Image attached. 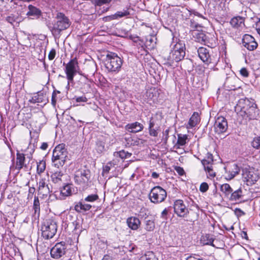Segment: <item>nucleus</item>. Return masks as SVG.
<instances>
[{
  "label": "nucleus",
  "instance_id": "obj_56",
  "mask_svg": "<svg viewBox=\"0 0 260 260\" xmlns=\"http://www.w3.org/2000/svg\"><path fill=\"white\" fill-rule=\"evenodd\" d=\"M87 101V98L85 96H84L77 97L76 99V101L77 102H78V103H79V102H86Z\"/></svg>",
  "mask_w": 260,
  "mask_h": 260
},
{
  "label": "nucleus",
  "instance_id": "obj_13",
  "mask_svg": "<svg viewBox=\"0 0 260 260\" xmlns=\"http://www.w3.org/2000/svg\"><path fill=\"white\" fill-rule=\"evenodd\" d=\"M242 44L249 51H253L258 46L254 38L251 35L245 34L242 39Z\"/></svg>",
  "mask_w": 260,
  "mask_h": 260
},
{
  "label": "nucleus",
  "instance_id": "obj_63",
  "mask_svg": "<svg viewBox=\"0 0 260 260\" xmlns=\"http://www.w3.org/2000/svg\"><path fill=\"white\" fill-rule=\"evenodd\" d=\"M151 177L153 178L156 179L159 177V174L156 172H154L152 173Z\"/></svg>",
  "mask_w": 260,
  "mask_h": 260
},
{
  "label": "nucleus",
  "instance_id": "obj_14",
  "mask_svg": "<svg viewBox=\"0 0 260 260\" xmlns=\"http://www.w3.org/2000/svg\"><path fill=\"white\" fill-rule=\"evenodd\" d=\"M158 95L157 89L154 87H151L147 89L143 96L146 103L151 104V102L154 103L157 100Z\"/></svg>",
  "mask_w": 260,
  "mask_h": 260
},
{
  "label": "nucleus",
  "instance_id": "obj_58",
  "mask_svg": "<svg viewBox=\"0 0 260 260\" xmlns=\"http://www.w3.org/2000/svg\"><path fill=\"white\" fill-rule=\"evenodd\" d=\"M48 144L47 143L44 142L42 144L40 148L43 150H45L48 148Z\"/></svg>",
  "mask_w": 260,
  "mask_h": 260
},
{
  "label": "nucleus",
  "instance_id": "obj_8",
  "mask_svg": "<svg viewBox=\"0 0 260 260\" xmlns=\"http://www.w3.org/2000/svg\"><path fill=\"white\" fill-rule=\"evenodd\" d=\"M64 72L66 74L67 79L68 80V85H69L70 82L73 81L74 76L77 73L81 74L76 57L71 59L66 64Z\"/></svg>",
  "mask_w": 260,
  "mask_h": 260
},
{
  "label": "nucleus",
  "instance_id": "obj_31",
  "mask_svg": "<svg viewBox=\"0 0 260 260\" xmlns=\"http://www.w3.org/2000/svg\"><path fill=\"white\" fill-rule=\"evenodd\" d=\"M213 162V155L210 153H207L204 159L202 160V164L204 167L212 166Z\"/></svg>",
  "mask_w": 260,
  "mask_h": 260
},
{
  "label": "nucleus",
  "instance_id": "obj_5",
  "mask_svg": "<svg viewBox=\"0 0 260 260\" xmlns=\"http://www.w3.org/2000/svg\"><path fill=\"white\" fill-rule=\"evenodd\" d=\"M122 59L115 53L109 52L106 55V68L111 72H118L122 64Z\"/></svg>",
  "mask_w": 260,
  "mask_h": 260
},
{
  "label": "nucleus",
  "instance_id": "obj_4",
  "mask_svg": "<svg viewBox=\"0 0 260 260\" xmlns=\"http://www.w3.org/2000/svg\"><path fill=\"white\" fill-rule=\"evenodd\" d=\"M185 55V44L181 42L176 43L174 45L168 57L170 64L175 62H178L182 60Z\"/></svg>",
  "mask_w": 260,
  "mask_h": 260
},
{
  "label": "nucleus",
  "instance_id": "obj_53",
  "mask_svg": "<svg viewBox=\"0 0 260 260\" xmlns=\"http://www.w3.org/2000/svg\"><path fill=\"white\" fill-rule=\"evenodd\" d=\"M175 170L176 172L180 176H182L185 173L183 169L180 167H176Z\"/></svg>",
  "mask_w": 260,
  "mask_h": 260
},
{
  "label": "nucleus",
  "instance_id": "obj_24",
  "mask_svg": "<svg viewBox=\"0 0 260 260\" xmlns=\"http://www.w3.org/2000/svg\"><path fill=\"white\" fill-rule=\"evenodd\" d=\"M173 143L175 144L174 147L177 149L180 148V146H184L186 143V140L187 139V137L186 135H182L181 134L178 135V140L177 141L176 143H175L176 141V137L175 135L173 136Z\"/></svg>",
  "mask_w": 260,
  "mask_h": 260
},
{
  "label": "nucleus",
  "instance_id": "obj_61",
  "mask_svg": "<svg viewBox=\"0 0 260 260\" xmlns=\"http://www.w3.org/2000/svg\"><path fill=\"white\" fill-rule=\"evenodd\" d=\"M110 170V167L108 165L105 166L103 169L104 172H107V173L109 172Z\"/></svg>",
  "mask_w": 260,
  "mask_h": 260
},
{
  "label": "nucleus",
  "instance_id": "obj_9",
  "mask_svg": "<svg viewBox=\"0 0 260 260\" xmlns=\"http://www.w3.org/2000/svg\"><path fill=\"white\" fill-rule=\"evenodd\" d=\"M167 191L159 186L153 187L149 194V198L152 203L158 204L165 201L167 198Z\"/></svg>",
  "mask_w": 260,
  "mask_h": 260
},
{
  "label": "nucleus",
  "instance_id": "obj_57",
  "mask_svg": "<svg viewBox=\"0 0 260 260\" xmlns=\"http://www.w3.org/2000/svg\"><path fill=\"white\" fill-rule=\"evenodd\" d=\"M168 211L167 208H165L161 213V217L164 219H167Z\"/></svg>",
  "mask_w": 260,
  "mask_h": 260
},
{
  "label": "nucleus",
  "instance_id": "obj_55",
  "mask_svg": "<svg viewBox=\"0 0 260 260\" xmlns=\"http://www.w3.org/2000/svg\"><path fill=\"white\" fill-rule=\"evenodd\" d=\"M149 135L153 137H157L158 133L155 129L153 128H150L149 129Z\"/></svg>",
  "mask_w": 260,
  "mask_h": 260
},
{
  "label": "nucleus",
  "instance_id": "obj_62",
  "mask_svg": "<svg viewBox=\"0 0 260 260\" xmlns=\"http://www.w3.org/2000/svg\"><path fill=\"white\" fill-rule=\"evenodd\" d=\"M242 237L243 238H244L245 239H248V236H247V233L246 232H244V231H242Z\"/></svg>",
  "mask_w": 260,
  "mask_h": 260
},
{
  "label": "nucleus",
  "instance_id": "obj_52",
  "mask_svg": "<svg viewBox=\"0 0 260 260\" xmlns=\"http://www.w3.org/2000/svg\"><path fill=\"white\" fill-rule=\"evenodd\" d=\"M235 213L237 217H240L245 215V213L239 208H236Z\"/></svg>",
  "mask_w": 260,
  "mask_h": 260
},
{
  "label": "nucleus",
  "instance_id": "obj_49",
  "mask_svg": "<svg viewBox=\"0 0 260 260\" xmlns=\"http://www.w3.org/2000/svg\"><path fill=\"white\" fill-rule=\"evenodd\" d=\"M56 55V50L55 49L52 48L49 52L48 54V59L50 60H53Z\"/></svg>",
  "mask_w": 260,
  "mask_h": 260
},
{
  "label": "nucleus",
  "instance_id": "obj_7",
  "mask_svg": "<svg viewBox=\"0 0 260 260\" xmlns=\"http://www.w3.org/2000/svg\"><path fill=\"white\" fill-rule=\"evenodd\" d=\"M91 172L89 169H80L75 172L74 180L76 183L86 187L91 182Z\"/></svg>",
  "mask_w": 260,
  "mask_h": 260
},
{
  "label": "nucleus",
  "instance_id": "obj_29",
  "mask_svg": "<svg viewBox=\"0 0 260 260\" xmlns=\"http://www.w3.org/2000/svg\"><path fill=\"white\" fill-rule=\"evenodd\" d=\"M243 177L249 183H254L256 181L257 177L255 174L250 171H245L243 174Z\"/></svg>",
  "mask_w": 260,
  "mask_h": 260
},
{
  "label": "nucleus",
  "instance_id": "obj_12",
  "mask_svg": "<svg viewBox=\"0 0 260 260\" xmlns=\"http://www.w3.org/2000/svg\"><path fill=\"white\" fill-rule=\"evenodd\" d=\"M174 212L177 216L184 217L188 213V210L182 200H177L174 203Z\"/></svg>",
  "mask_w": 260,
  "mask_h": 260
},
{
  "label": "nucleus",
  "instance_id": "obj_2",
  "mask_svg": "<svg viewBox=\"0 0 260 260\" xmlns=\"http://www.w3.org/2000/svg\"><path fill=\"white\" fill-rule=\"evenodd\" d=\"M55 19L56 21L51 29L53 35H59L61 31L68 29L71 24L70 19L63 13H57Z\"/></svg>",
  "mask_w": 260,
  "mask_h": 260
},
{
  "label": "nucleus",
  "instance_id": "obj_27",
  "mask_svg": "<svg viewBox=\"0 0 260 260\" xmlns=\"http://www.w3.org/2000/svg\"><path fill=\"white\" fill-rule=\"evenodd\" d=\"M28 11L26 13L27 16H37L39 17L41 15V11L37 7L29 5L28 6Z\"/></svg>",
  "mask_w": 260,
  "mask_h": 260
},
{
  "label": "nucleus",
  "instance_id": "obj_40",
  "mask_svg": "<svg viewBox=\"0 0 260 260\" xmlns=\"http://www.w3.org/2000/svg\"><path fill=\"white\" fill-rule=\"evenodd\" d=\"M96 149L98 152L101 153L105 150V143L103 141H98L96 143Z\"/></svg>",
  "mask_w": 260,
  "mask_h": 260
},
{
  "label": "nucleus",
  "instance_id": "obj_59",
  "mask_svg": "<svg viewBox=\"0 0 260 260\" xmlns=\"http://www.w3.org/2000/svg\"><path fill=\"white\" fill-rule=\"evenodd\" d=\"M186 260H203V259H201V258H196L194 256H189L187 258H186Z\"/></svg>",
  "mask_w": 260,
  "mask_h": 260
},
{
  "label": "nucleus",
  "instance_id": "obj_3",
  "mask_svg": "<svg viewBox=\"0 0 260 260\" xmlns=\"http://www.w3.org/2000/svg\"><path fill=\"white\" fill-rule=\"evenodd\" d=\"M68 152L63 144L56 146L53 151L52 157V161L53 165L57 168L62 166L67 157Z\"/></svg>",
  "mask_w": 260,
  "mask_h": 260
},
{
  "label": "nucleus",
  "instance_id": "obj_16",
  "mask_svg": "<svg viewBox=\"0 0 260 260\" xmlns=\"http://www.w3.org/2000/svg\"><path fill=\"white\" fill-rule=\"evenodd\" d=\"M85 202L83 199H81L79 202L75 203L74 210L80 213H84L90 210L92 206Z\"/></svg>",
  "mask_w": 260,
  "mask_h": 260
},
{
  "label": "nucleus",
  "instance_id": "obj_6",
  "mask_svg": "<svg viewBox=\"0 0 260 260\" xmlns=\"http://www.w3.org/2000/svg\"><path fill=\"white\" fill-rule=\"evenodd\" d=\"M57 230L56 222L53 219H46L41 227L42 236L45 239L52 238Z\"/></svg>",
  "mask_w": 260,
  "mask_h": 260
},
{
  "label": "nucleus",
  "instance_id": "obj_43",
  "mask_svg": "<svg viewBox=\"0 0 260 260\" xmlns=\"http://www.w3.org/2000/svg\"><path fill=\"white\" fill-rule=\"evenodd\" d=\"M205 170L207 172L208 175L211 177H214L216 175L215 172H214L212 168V166L204 167Z\"/></svg>",
  "mask_w": 260,
  "mask_h": 260
},
{
  "label": "nucleus",
  "instance_id": "obj_41",
  "mask_svg": "<svg viewBox=\"0 0 260 260\" xmlns=\"http://www.w3.org/2000/svg\"><path fill=\"white\" fill-rule=\"evenodd\" d=\"M198 36L199 37V42H201L208 46H209L208 44V42L207 41V37L206 35L203 33H198Z\"/></svg>",
  "mask_w": 260,
  "mask_h": 260
},
{
  "label": "nucleus",
  "instance_id": "obj_11",
  "mask_svg": "<svg viewBox=\"0 0 260 260\" xmlns=\"http://www.w3.org/2000/svg\"><path fill=\"white\" fill-rule=\"evenodd\" d=\"M228 127V124L225 118L220 116L218 117L214 124L215 132L217 134H221L225 133Z\"/></svg>",
  "mask_w": 260,
  "mask_h": 260
},
{
  "label": "nucleus",
  "instance_id": "obj_44",
  "mask_svg": "<svg viewBox=\"0 0 260 260\" xmlns=\"http://www.w3.org/2000/svg\"><path fill=\"white\" fill-rule=\"evenodd\" d=\"M204 239H206L207 240V242H205L204 244L214 246V239L210 235H206L204 237Z\"/></svg>",
  "mask_w": 260,
  "mask_h": 260
},
{
  "label": "nucleus",
  "instance_id": "obj_26",
  "mask_svg": "<svg viewBox=\"0 0 260 260\" xmlns=\"http://www.w3.org/2000/svg\"><path fill=\"white\" fill-rule=\"evenodd\" d=\"M231 25L235 28H238L244 24V18L237 16L233 17L230 21Z\"/></svg>",
  "mask_w": 260,
  "mask_h": 260
},
{
  "label": "nucleus",
  "instance_id": "obj_30",
  "mask_svg": "<svg viewBox=\"0 0 260 260\" xmlns=\"http://www.w3.org/2000/svg\"><path fill=\"white\" fill-rule=\"evenodd\" d=\"M63 175V174L61 171H54L51 175V178L54 183H58L61 181V178Z\"/></svg>",
  "mask_w": 260,
  "mask_h": 260
},
{
  "label": "nucleus",
  "instance_id": "obj_21",
  "mask_svg": "<svg viewBox=\"0 0 260 260\" xmlns=\"http://www.w3.org/2000/svg\"><path fill=\"white\" fill-rule=\"evenodd\" d=\"M51 191V189L47 184L45 179H41L39 182V192L43 196H47Z\"/></svg>",
  "mask_w": 260,
  "mask_h": 260
},
{
  "label": "nucleus",
  "instance_id": "obj_32",
  "mask_svg": "<svg viewBox=\"0 0 260 260\" xmlns=\"http://www.w3.org/2000/svg\"><path fill=\"white\" fill-rule=\"evenodd\" d=\"M139 260H158L152 251H147L142 255Z\"/></svg>",
  "mask_w": 260,
  "mask_h": 260
},
{
  "label": "nucleus",
  "instance_id": "obj_39",
  "mask_svg": "<svg viewBox=\"0 0 260 260\" xmlns=\"http://www.w3.org/2000/svg\"><path fill=\"white\" fill-rule=\"evenodd\" d=\"M99 199V196L97 194H91L87 196L83 200L86 202H93Z\"/></svg>",
  "mask_w": 260,
  "mask_h": 260
},
{
  "label": "nucleus",
  "instance_id": "obj_54",
  "mask_svg": "<svg viewBox=\"0 0 260 260\" xmlns=\"http://www.w3.org/2000/svg\"><path fill=\"white\" fill-rule=\"evenodd\" d=\"M240 72L241 75L244 77H247L249 75L248 71L245 68H242Z\"/></svg>",
  "mask_w": 260,
  "mask_h": 260
},
{
  "label": "nucleus",
  "instance_id": "obj_50",
  "mask_svg": "<svg viewBox=\"0 0 260 260\" xmlns=\"http://www.w3.org/2000/svg\"><path fill=\"white\" fill-rule=\"evenodd\" d=\"M6 20L9 23L13 24V23L15 22L16 20V17L14 15L11 14V15L8 16L6 17Z\"/></svg>",
  "mask_w": 260,
  "mask_h": 260
},
{
  "label": "nucleus",
  "instance_id": "obj_48",
  "mask_svg": "<svg viewBox=\"0 0 260 260\" xmlns=\"http://www.w3.org/2000/svg\"><path fill=\"white\" fill-rule=\"evenodd\" d=\"M104 20L105 21H112L113 20H117L116 15V13L105 17L104 18Z\"/></svg>",
  "mask_w": 260,
  "mask_h": 260
},
{
  "label": "nucleus",
  "instance_id": "obj_60",
  "mask_svg": "<svg viewBox=\"0 0 260 260\" xmlns=\"http://www.w3.org/2000/svg\"><path fill=\"white\" fill-rule=\"evenodd\" d=\"M102 260H113L112 257L108 255H105Z\"/></svg>",
  "mask_w": 260,
  "mask_h": 260
},
{
  "label": "nucleus",
  "instance_id": "obj_38",
  "mask_svg": "<svg viewBox=\"0 0 260 260\" xmlns=\"http://www.w3.org/2000/svg\"><path fill=\"white\" fill-rule=\"evenodd\" d=\"M43 98L44 95L43 94H37L32 97L31 99L30 100V102L34 104L37 103H42L43 102Z\"/></svg>",
  "mask_w": 260,
  "mask_h": 260
},
{
  "label": "nucleus",
  "instance_id": "obj_34",
  "mask_svg": "<svg viewBox=\"0 0 260 260\" xmlns=\"http://www.w3.org/2000/svg\"><path fill=\"white\" fill-rule=\"evenodd\" d=\"M114 156L116 157H120L122 159L129 158L132 155V153L122 150L118 152H115L113 154Z\"/></svg>",
  "mask_w": 260,
  "mask_h": 260
},
{
  "label": "nucleus",
  "instance_id": "obj_15",
  "mask_svg": "<svg viewBox=\"0 0 260 260\" xmlns=\"http://www.w3.org/2000/svg\"><path fill=\"white\" fill-rule=\"evenodd\" d=\"M72 185L67 184L63 186L58 192H56L54 194L56 199L60 200H63L68 197H69L72 194Z\"/></svg>",
  "mask_w": 260,
  "mask_h": 260
},
{
  "label": "nucleus",
  "instance_id": "obj_35",
  "mask_svg": "<svg viewBox=\"0 0 260 260\" xmlns=\"http://www.w3.org/2000/svg\"><path fill=\"white\" fill-rule=\"evenodd\" d=\"M33 209L35 211V214H38L39 215L40 212V201L38 197H35L33 204Z\"/></svg>",
  "mask_w": 260,
  "mask_h": 260
},
{
  "label": "nucleus",
  "instance_id": "obj_51",
  "mask_svg": "<svg viewBox=\"0 0 260 260\" xmlns=\"http://www.w3.org/2000/svg\"><path fill=\"white\" fill-rule=\"evenodd\" d=\"M111 0H94L95 3L98 6H101L105 4L109 3Z\"/></svg>",
  "mask_w": 260,
  "mask_h": 260
},
{
  "label": "nucleus",
  "instance_id": "obj_45",
  "mask_svg": "<svg viewBox=\"0 0 260 260\" xmlns=\"http://www.w3.org/2000/svg\"><path fill=\"white\" fill-rule=\"evenodd\" d=\"M169 131H170L169 128H168V129H166L163 132V136H162V140L164 143L165 145H166L167 143V141H168V138H169Z\"/></svg>",
  "mask_w": 260,
  "mask_h": 260
},
{
  "label": "nucleus",
  "instance_id": "obj_42",
  "mask_svg": "<svg viewBox=\"0 0 260 260\" xmlns=\"http://www.w3.org/2000/svg\"><path fill=\"white\" fill-rule=\"evenodd\" d=\"M251 144L254 148L257 149H260V137L254 138Z\"/></svg>",
  "mask_w": 260,
  "mask_h": 260
},
{
  "label": "nucleus",
  "instance_id": "obj_28",
  "mask_svg": "<svg viewBox=\"0 0 260 260\" xmlns=\"http://www.w3.org/2000/svg\"><path fill=\"white\" fill-rule=\"evenodd\" d=\"M220 190L224 195V198L228 199L232 191L233 188L229 184L224 183L220 185Z\"/></svg>",
  "mask_w": 260,
  "mask_h": 260
},
{
  "label": "nucleus",
  "instance_id": "obj_37",
  "mask_svg": "<svg viewBox=\"0 0 260 260\" xmlns=\"http://www.w3.org/2000/svg\"><path fill=\"white\" fill-rule=\"evenodd\" d=\"M46 169V162L44 160H40L37 163V171L38 174H41Z\"/></svg>",
  "mask_w": 260,
  "mask_h": 260
},
{
  "label": "nucleus",
  "instance_id": "obj_33",
  "mask_svg": "<svg viewBox=\"0 0 260 260\" xmlns=\"http://www.w3.org/2000/svg\"><path fill=\"white\" fill-rule=\"evenodd\" d=\"M115 13L117 19H119L123 17L128 18L130 15L129 8H126L122 11H117Z\"/></svg>",
  "mask_w": 260,
  "mask_h": 260
},
{
  "label": "nucleus",
  "instance_id": "obj_47",
  "mask_svg": "<svg viewBox=\"0 0 260 260\" xmlns=\"http://www.w3.org/2000/svg\"><path fill=\"white\" fill-rule=\"evenodd\" d=\"M56 93H59L60 92L59 91L54 90L52 94L51 104L53 107H55L56 104Z\"/></svg>",
  "mask_w": 260,
  "mask_h": 260
},
{
  "label": "nucleus",
  "instance_id": "obj_10",
  "mask_svg": "<svg viewBox=\"0 0 260 260\" xmlns=\"http://www.w3.org/2000/svg\"><path fill=\"white\" fill-rule=\"evenodd\" d=\"M67 246L64 242L56 243L50 250L51 256L55 259H58L65 254Z\"/></svg>",
  "mask_w": 260,
  "mask_h": 260
},
{
  "label": "nucleus",
  "instance_id": "obj_25",
  "mask_svg": "<svg viewBox=\"0 0 260 260\" xmlns=\"http://www.w3.org/2000/svg\"><path fill=\"white\" fill-rule=\"evenodd\" d=\"M200 117L198 112H194L190 118L188 124L186 125V128H192L196 126L200 122Z\"/></svg>",
  "mask_w": 260,
  "mask_h": 260
},
{
  "label": "nucleus",
  "instance_id": "obj_19",
  "mask_svg": "<svg viewBox=\"0 0 260 260\" xmlns=\"http://www.w3.org/2000/svg\"><path fill=\"white\" fill-rule=\"evenodd\" d=\"M224 169L225 170V179L229 180L234 178L240 172V169L236 164L232 165L229 170L226 168Z\"/></svg>",
  "mask_w": 260,
  "mask_h": 260
},
{
  "label": "nucleus",
  "instance_id": "obj_20",
  "mask_svg": "<svg viewBox=\"0 0 260 260\" xmlns=\"http://www.w3.org/2000/svg\"><path fill=\"white\" fill-rule=\"evenodd\" d=\"M198 55L200 58L207 64L211 62V57L209 50L204 47H200L198 50Z\"/></svg>",
  "mask_w": 260,
  "mask_h": 260
},
{
  "label": "nucleus",
  "instance_id": "obj_64",
  "mask_svg": "<svg viewBox=\"0 0 260 260\" xmlns=\"http://www.w3.org/2000/svg\"><path fill=\"white\" fill-rule=\"evenodd\" d=\"M154 126V122L151 120H150L149 124V129L153 128Z\"/></svg>",
  "mask_w": 260,
  "mask_h": 260
},
{
  "label": "nucleus",
  "instance_id": "obj_1",
  "mask_svg": "<svg viewBox=\"0 0 260 260\" xmlns=\"http://www.w3.org/2000/svg\"><path fill=\"white\" fill-rule=\"evenodd\" d=\"M256 109V105L253 100L250 101L247 98L240 99L235 107L238 117H241V120H246L255 118Z\"/></svg>",
  "mask_w": 260,
  "mask_h": 260
},
{
  "label": "nucleus",
  "instance_id": "obj_22",
  "mask_svg": "<svg viewBox=\"0 0 260 260\" xmlns=\"http://www.w3.org/2000/svg\"><path fill=\"white\" fill-rule=\"evenodd\" d=\"M126 223L131 230H137L141 225V221L138 218L131 216L127 219Z\"/></svg>",
  "mask_w": 260,
  "mask_h": 260
},
{
  "label": "nucleus",
  "instance_id": "obj_36",
  "mask_svg": "<svg viewBox=\"0 0 260 260\" xmlns=\"http://www.w3.org/2000/svg\"><path fill=\"white\" fill-rule=\"evenodd\" d=\"M155 228V223L152 220H147L145 221V229L147 231L151 232Z\"/></svg>",
  "mask_w": 260,
  "mask_h": 260
},
{
  "label": "nucleus",
  "instance_id": "obj_18",
  "mask_svg": "<svg viewBox=\"0 0 260 260\" xmlns=\"http://www.w3.org/2000/svg\"><path fill=\"white\" fill-rule=\"evenodd\" d=\"M144 128L143 125L139 122H135L127 124L125 126V129L132 133H137L142 131Z\"/></svg>",
  "mask_w": 260,
  "mask_h": 260
},
{
  "label": "nucleus",
  "instance_id": "obj_23",
  "mask_svg": "<svg viewBox=\"0 0 260 260\" xmlns=\"http://www.w3.org/2000/svg\"><path fill=\"white\" fill-rule=\"evenodd\" d=\"M243 197V190L240 187L236 190L233 189L228 200L231 202H237L242 199Z\"/></svg>",
  "mask_w": 260,
  "mask_h": 260
},
{
  "label": "nucleus",
  "instance_id": "obj_17",
  "mask_svg": "<svg viewBox=\"0 0 260 260\" xmlns=\"http://www.w3.org/2000/svg\"><path fill=\"white\" fill-rule=\"evenodd\" d=\"M25 157L24 154L20 153H17L16 165L11 166L10 168V170L15 169L18 171L22 169L23 167L26 168V165L24 164Z\"/></svg>",
  "mask_w": 260,
  "mask_h": 260
},
{
  "label": "nucleus",
  "instance_id": "obj_46",
  "mask_svg": "<svg viewBox=\"0 0 260 260\" xmlns=\"http://www.w3.org/2000/svg\"><path fill=\"white\" fill-rule=\"evenodd\" d=\"M209 189L208 184L206 182H203L200 185V190L202 192H206Z\"/></svg>",
  "mask_w": 260,
  "mask_h": 260
}]
</instances>
